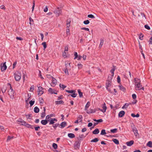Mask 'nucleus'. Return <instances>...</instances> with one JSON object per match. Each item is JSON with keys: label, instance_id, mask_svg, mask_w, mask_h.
<instances>
[{"label": "nucleus", "instance_id": "1", "mask_svg": "<svg viewBox=\"0 0 152 152\" xmlns=\"http://www.w3.org/2000/svg\"><path fill=\"white\" fill-rule=\"evenodd\" d=\"M7 86H9V88H10L8 91V94L11 98H13L14 97L15 91L12 89L10 83H8Z\"/></svg>", "mask_w": 152, "mask_h": 152}, {"label": "nucleus", "instance_id": "2", "mask_svg": "<svg viewBox=\"0 0 152 152\" xmlns=\"http://www.w3.org/2000/svg\"><path fill=\"white\" fill-rule=\"evenodd\" d=\"M15 76V79L16 81H19L21 78V75L20 72L16 71L14 74Z\"/></svg>", "mask_w": 152, "mask_h": 152}, {"label": "nucleus", "instance_id": "3", "mask_svg": "<svg viewBox=\"0 0 152 152\" xmlns=\"http://www.w3.org/2000/svg\"><path fill=\"white\" fill-rule=\"evenodd\" d=\"M54 13L57 16H59L61 14L62 11L59 7H58L54 10Z\"/></svg>", "mask_w": 152, "mask_h": 152}, {"label": "nucleus", "instance_id": "4", "mask_svg": "<svg viewBox=\"0 0 152 152\" xmlns=\"http://www.w3.org/2000/svg\"><path fill=\"white\" fill-rule=\"evenodd\" d=\"M37 86L38 87V89L37 90L38 95L39 96H40L43 94L44 92V89L42 87L38 86Z\"/></svg>", "mask_w": 152, "mask_h": 152}, {"label": "nucleus", "instance_id": "5", "mask_svg": "<svg viewBox=\"0 0 152 152\" xmlns=\"http://www.w3.org/2000/svg\"><path fill=\"white\" fill-rule=\"evenodd\" d=\"M6 62H5L3 64H1V69L2 72L4 71L7 68V66L6 65Z\"/></svg>", "mask_w": 152, "mask_h": 152}, {"label": "nucleus", "instance_id": "6", "mask_svg": "<svg viewBox=\"0 0 152 152\" xmlns=\"http://www.w3.org/2000/svg\"><path fill=\"white\" fill-rule=\"evenodd\" d=\"M52 78V82L51 83V85L52 86L54 87L55 86L57 83V81L55 79L53 78V77L50 76Z\"/></svg>", "mask_w": 152, "mask_h": 152}, {"label": "nucleus", "instance_id": "7", "mask_svg": "<svg viewBox=\"0 0 152 152\" xmlns=\"http://www.w3.org/2000/svg\"><path fill=\"white\" fill-rule=\"evenodd\" d=\"M140 80L138 78H135L134 79L135 86L137 85V84L138 85L140 84Z\"/></svg>", "mask_w": 152, "mask_h": 152}, {"label": "nucleus", "instance_id": "8", "mask_svg": "<svg viewBox=\"0 0 152 152\" xmlns=\"http://www.w3.org/2000/svg\"><path fill=\"white\" fill-rule=\"evenodd\" d=\"M48 91L49 93L51 94H57V92L56 91H55V90L51 88H49Z\"/></svg>", "mask_w": 152, "mask_h": 152}, {"label": "nucleus", "instance_id": "9", "mask_svg": "<svg viewBox=\"0 0 152 152\" xmlns=\"http://www.w3.org/2000/svg\"><path fill=\"white\" fill-rule=\"evenodd\" d=\"M49 121L50 123L49 124L50 125H51L52 124H53L55 123L54 121L57 122V120L55 118H51V120L50 121Z\"/></svg>", "mask_w": 152, "mask_h": 152}, {"label": "nucleus", "instance_id": "10", "mask_svg": "<svg viewBox=\"0 0 152 152\" xmlns=\"http://www.w3.org/2000/svg\"><path fill=\"white\" fill-rule=\"evenodd\" d=\"M142 86L141 83L139 84H137V85L135 86V89L136 90H140L141 87Z\"/></svg>", "mask_w": 152, "mask_h": 152}, {"label": "nucleus", "instance_id": "11", "mask_svg": "<svg viewBox=\"0 0 152 152\" xmlns=\"http://www.w3.org/2000/svg\"><path fill=\"white\" fill-rule=\"evenodd\" d=\"M102 108L103 109L100 110L103 113L105 112L107 109V107L106 106L105 104V103L102 105Z\"/></svg>", "mask_w": 152, "mask_h": 152}, {"label": "nucleus", "instance_id": "12", "mask_svg": "<svg viewBox=\"0 0 152 152\" xmlns=\"http://www.w3.org/2000/svg\"><path fill=\"white\" fill-rule=\"evenodd\" d=\"M125 113V112L124 111L122 110L119 112L118 113V116L120 117H122L124 116Z\"/></svg>", "mask_w": 152, "mask_h": 152}, {"label": "nucleus", "instance_id": "13", "mask_svg": "<svg viewBox=\"0 0 152 152\" xmlns=\"http://www.w3.org/2000/svg\"><path fill=\"white\" fill-rule=\"evenodd\" d=\"M134 143V141L132 140L129 142H127L126 144L128 146H130L132 145Z\"/></svg>", "mask_w": 152, "mask_h": 152}, {"label": "nucleus", "instance_id": "14", "mask_svg": "<svg viewBox=\"0 0 152 152\" xmlns=\"http://www.w3.org/2000/svg\"><path fill=\"white\" fill-rule=\"evenodd\" d=\"M118 87L120 90L123 91V92H125L126 91L125 88L122 86V85L120 84L118 86Z\"/></svg>", "mask_w": 152, "mask_h": 152}, {"label": "nucleus", "instance_id": "15", "mask_svg": "<svg viewBox=\"0 0 152 152\" xmlns=\"http://www.w3.org/2000/svg\"><path fill=\"white\" fill-rule=\"evenodd\" d=\"M66 122L65 121H64L62 122L60 124L61 127H60L61 128H64V127L66 126Z\"/></svg>", "mask_w": 152, "mask_h": 152}, {"label": "nucleus", "instance_id": "16", "mask_svg": "<svg viewBox=\"0 0 152 152\" xmlns=\"http://www.w3.org/2000/svg\"><path fill=\"white\" fill-rule=\"evenodd\" d=\"M45 110H46L45 108V107H44V111L43 112H42V113L41 114V118H43L44 117H45Z\"/></svg>", "mask_w": 152, "mask_h": 152}, {"label": "nucleus", "instance_id": "17", "mask_svg": "<svg viewBox=\"0 0 152 152\" xmlns=\"http://www.w3.org/2000/svg\"><path fill=\"white\" fill-rule=\"evenodd\" d=\"M64 102L62 100L55 101V103L56 104H63Z\"/></svg>", "mask_w": 152, "mask_h": 152}, {"label": "nucleus", "instance_id": "18", "mask_svg": "<svg viewBox=\"0 0 152 152\" xmlns=\"http://www.w3.org/2000/svg\"><path fill=\"white\" fill-rule=\"evenodd\" d=\"M41 123L42 125H45L48 123V121L46 120H43L41 121Z\"/></svg>", "mask_w": 152, "mask_h": 152}, {"label": "nucleus", "instance_id": "19", "mask_svg": "<svg viewBox=\"0 0 152 152\" xmlns=\"http://www.w3.org/2000/svg\"><path fill=\"white\" fill-rule=\"evenodd\" d=\"M132 131L134 132V134L137 137L138 135V134L137 132V130L136 128L132 130Z\"/></svg>", "mask_w": 152, "mask_h": 152}, {"label": "nucleus", "instance_id": "20", "mask_svg": "<svg viewBox=\"0 0 152 152\" xmlns=\"http://www.w3.org/2000/svg\"><path fill=\"white\" fill-rule=\"evenodd\" d=\"M82 116L81 115H79L77 118V120H78V121H79V122H82Z\"/></svg>", "mask_w": 152, "mask_h": 152}, {"label": "nucleus", "instance_id": "21", "mask_svg": "<svg viewBox=\"0 0 152 152\" xmlns=\"http://www.w3.org/2000/svg\"><path fill=\"white\" fill-rule=\"evenodd\" d=\"M99 132V131L98 129H96L92 132L93 134H98Z\"/></svg>", "mask_w": 152, "mask_h": 152}, {"label": "nucleus", "instance_id": "22", "mask_svg": "<svg viewBox=\"0 0 152 152\" xmlns=\"http://www.w3.org/2000/svg\"><path fill=\"white\" fill-rule=\"evenodd\" d=\"M90 102H88L86 104L85 108V109L86 110H87V109H88V108L89 107V106L90 105Z\"/></svg>", "mask_w": 152, "mask_h": 152}, {"label": "nucleus", "instance_id": "23", "mask_svg": "<svg viewBox=\"0 0 152 152\" xmlns=\"http://www.w3.org/2000/svg\"><path fill=\"white\" fill-rule=\"evenodd\" d=\"M71 22V20L70 19H68L67 20L66 23V27L69 28L70 26V23Z\"/></svg>", "mask_w": 152, "mask_h": 152}, {"label": "nucleus", "instance_id": "24", "mask_svg": "<svg viewBox=\"0 0 152 152\" xmlns=\"http://www.w3.org/2000/svg\"><path fill=\"white\" fill-rule=\"evenodd\" d=\"M39 109L37 107H35L34 108V111L36 113H37L39 112Z\"/></svg>", "mask_w": 152, "mask_h": 152}, {"label": "nucleus", "instance_id": "25", "mask_svg": "<svg viewBox=\"0 0 152 152\" xmlns=\"http://www.w3.org/2000/svg\"><path fill=\"white\" fill-rule=\"evenodd\" d=\"M68 136L71 138H74L75 137V135L73 133H69L68 134Z\"/></svg>", "mask_w": 152, "mask_h": 152}, {"label": "nucleus", "instance_id": "26", "mask_svg": "<svg viewBox=\"0 0 152 152\" xmlns=\"http://www.w3.org/2000/svg\"><path fill=\"white\" fill-rule=\"evenodd\" d=\"M146 145L149 147H152V141H149L147 144Z\"/></svg>", "mask_w": 152, "mask_h": 152}, {"label": "nucleus", "instance_id": "27", "mask_svg": "<svg viewBox=\"0 0 152 152\" xmlns=\"http://www.w3.org/2000/svg\"><path fill=\"white\" fill-rule=\"evenodd\" d=\"M103 42H104V40L102 39H100V45H99V48H102V47L103 45Z\"/></svg>", "mask_w": 152, "mask_h": 152}, {"label": "nucleus", "instance_id": "28", "mask_svg": "<svg viewBox=\"0 0 152 152\" xmlns=\"http://www.w3.org/2000/svg\"><path fill=\"white\" fill-rule=\"evenodd\" d=\"M77 91L80 97H82L83 96V93L81 91V90L79 89H78L77 90Z\"/></svg>", "mask_w": 152, "mask_h": 152}, {"label": "nucleus", "instance_id": "29", "mask_svg": "<svg viewBox=\"0 0 152 152\" xmlns=\"http://www.w3.org/2000/svg\"><path fill=\"white\" fill-rule=\"evenodd\" d=\"M112 140L115 144L117 145L119 144V142L117 139H113Z\"/></svg>", "mask_w": 152, "mask_h": 152}, {"label": "nucleus", "instance_id": "30", "mask_svg": "<svg viewBox=\"0 0 152 152\" xmlns=\"http://www.w3.org/2000/svg\"><path fill=\"white\" fill-rule=\"evenodd\" d=\"M99 139L97 138H95L94 139L92 140L91 141V142H96L99 141Z\"/></svg>", "mask_w": 152, "mask_h": 152}, {"label": "nucleus", "instance_id": "31", "mask_svg": "<svg viewBox=\"0 0 152 152\" xmlns=\"http://www.w3.org/2000/svg\"><path fill=\"white\" fill-rule=\"evenodd\" d=\"M131 115L133 117H139L140 116L139 114L138 113H137L136 115H135L134 113H132Z\"/></svg>", "mask_w": 152, "mask_h": 152}, {"label": "nucleus", "instance_id": "32", "mask_svg": "<svg viewBox=\"0 0 152 152\" xmlns=\"http://www.w3.org/2000/svg\"><path fill=\"white\" fill-rule=\"evenodd\" d=\"M117 129L116 128H115L113 129H111L110 130V132L113 133H115L117 132Z\"/></svg>", "mask_w": 152, "mask_h": 152}, {"label": "nucleus", "instance_id": "33", "mask_svg": "<svg viewBox=\"0 0 152 152\" xmlns=\"http://www.w3.org/2000/svg\"><path fill=\"white\" fill-rule=\"evenodd\" d=\"M42 45L43 46L44 48L43 49L45 50V48H46L47 45L46 44V42H42Z\"/></svg>", "mask_w": 152, "mask_h": 152}, {"label": "nucleus", "instance_id": "34", "mask_svg": "<svg viewBox=\"0 0 152 152\" xmlns=\"http://www.w3.org/2000/svg\"><path fill=\"white\" fill-rule=\"evenodd\" d=\"M52 116V114L48 115L46 116V119L48 121H49L50 120H49V119Z\"/></svg>", "mask_w": 152, "mask_h": 152}, {"label": "nucleus", "instance_id": "35", "mask_svg": "<svg viewBox=\"0 0 152 152\" xmlns=\"http://www.w3.org/2000/svg\"><path fill=\"white\" fill-rule=\"evenodd\" d=\"M115 70V68L114 67L110 71L112 74V77L113 76L114 74V71Z\"/></svg>", "mask_w": 152, "mask_h": 152}, {"label": "nucleus", "instance_id": "36", "mask_svg": "<svg viewBox=\"0 0 152 152\" xmlns=\"http://www.w3.org/2000/svg\"><path fill=\"white\" fill-rule=\"evenodd\" d=\"M14 137L13 136H12V137H11L10 136H8L7 137V142H9V141H10L11 139H13Z\"/></svg>", "mask_w": 152, "mask_h": 152}, {"label": "nucleus", "instance_id": "37", "mask_svg": "<svg viewBox=\"0 0 152 152\" xmlns=\"http://www.w3.org/2000/svg\"><path fill=\"white\" fill-rule=\"evenodd\" d=\"M106 134V133L105 132V129H102L101 131V133H100V134L102 135H104L105 134Z\"/></svg>", "mask_w": 152, "mask_h": 152}, {"label": "nucleus", "instance_id": "38", "mask_svg": "<svg viewBox=\"0 0 152 152\" xmlns=\"http://www.w3.org/2000/svg\"><path fill=\"white\" fill-rule=\"evenodd\" d=\"M59 86L60 88H62L63 90H64L66 87V86H65L64 85L62 84H60Z\"/></svg>", "mask_w": 152, "mask_h": 152}, {"label": "nucleus", "instance_id": "39", "mask_svg": "<svg viewBox=\"0 0 152 152\" xmlns=\"http://www.w3.org/2000/svg\"><path fill=\"white\" fill-rule=\"evenodd\" d=\"M144 35L142 33H140L139 35V38L141 40H142Z\"/></svg>", "mask_w": 152, "mask_h": 152}, {"label": "nucleus", "instance_id": "40", "mask_svg": "<svg viewBox=\"0 0 152 152\" xmlns=\"http://www.w3.org/2000/svg\"><path fill=\"white\" fill-rule=\"evenodd\" d=\"M111 85L110 82L109 81L106 83V88H107V87H109L111 86Z\"/></svg>", "mask_w": 152, "mask_h": 152}, {"label": "nucleus", "instance_id": "41", "mask_svg": "<svg viewBox=\"0 0 152 152\" xmlns=\"http://www.w3.org/2000/svg\"><path fill=\"white\" fill-rule=\"evenodd\" d=\"M75 92H74V93H73L72 94H71L69 95H70L73 97H75L77 95V94H75Z\"/></svg>", "mask_w": 152, "mask_h": 152}, {"label": "nucleus", "instance_id": "42", "mask_svg": "<svg viewBox=\"0 0 152 152\" xmlns=\"http://www.w3.org/2000/svg\"><path fill=\"white\" fill-rule=\"evenodd\" d=\"M35 102L34 100H33L30 101L29 102V103L30 104V106H32L34 104Z\"/></svg>", "mask_w": 152, "mask_h": 152}, {"label": "nucleus", "instance_id": "43", "mask_svg": "<svg viewBox=\"0 0 152 152\" xmlns=\"http://www.w3.org/2000/svg\"><path fill=\"white\" fill-rule=\"evenodd\" d=\"M88 17L89 18L94 19L95 18V17L92 14H89L88 15Z\"/></svg>", "mask_w": 152, "mask_h": 152}, {"label": "nucleus", "instance_id": "44", "mask_svg": "<svg viewBox=\"0 0 152 152\" xmlns=\"http://www.w3.org/2000/svg\"><path fill=\"white\" fill-rule=\"evenodd\" d=\"M39 101L40 103L42 104L43 103L44 100L42 97H40L39 98Z\"/></svg>", "mask_w": 152, "mask_h": 152}, {"label": "nucleus", "instance_id": "45", "mask_svg": "<svg viewBox=\"0 0 152 152\" xmlns=\"http://www.w3.org/2000/svg\"><path fill=\"white\" fill-rule=\"evenodd\" d=\"M64 72L65 73V74L67 75H69V72H68V70L67 69V68H66L65 69H64Z\"/></svg>", "mask_w": 152, "mask_h": 152}, {"label": "nucleus", "instance_id": "46", "mask_svg": "<svg viewBox=\"0 0 152 152\" xmlns=\"http://www.w3.org/2000/svg\"><path fill=\"white\" fill-rule=\"evenodd\" d=\"M66 91L69 93L72 94L74 92H75V90H66Z\"/></svg>", "mask_w": 152, "mask_h": 152}, {"label": "nucleus", "instance_id": "47", "mask_svg": "<svg viewBox=\"0 0 152 152\" xmlns=\"http://www.w3.org/2000/svg\"><path fill=\"white\" fill-rule=\"evenodd\" d=\"M80 144L78 142H76L75 143V146L78 148L80 146Z\"/></svg>", "mask_w": 152, "mask_h": 152}, {"label": "nucleus", "instance_id": "48", "mask_svg": "<svg viewBox=\"0 0 152 152\" xmlns=\"http://www.w3.org/2000/svg\"><path fill=\"white\" fill-rule=\"evenodd\" d=\"M74 56H75V57L74 58V59H76L77 58L78 55H77V53L76 52H74Z\"/></svg>", "mask_w": 152, "mask_h": 152}, {"label": "nucleus", "instance_id": "49", "mask_svg": "<svg viewBox=\"0 0 152 152\" xmlns=\"http://www.w3.org/2000/svg\"><path fill=\"white\" fill-rule=\"evenodd\" d=\"M53 147L54 149H57V145L55 143H53Z\"/></svg>", "mask_w": 152, "mask_h": 152}, {"label": "nucleus", "instance_id": "50", "mask_svg": "<svg viewBox=\"0 0 152 152\" xmlns=\"http://www.w3.org/2000/svg\"><path fill=\"white\" fill-rule=\"evenodd\" d=\"M34 86H31L30 89V91L31 92H33V90H34Z\"/></svg>", "mask_w": 152, "mask_h": 152}, {"label": "nucleus", "instance_id": "51", "mask_svg": "<svg viewBox=\"0 0 152 152\" xmlns=\"http://www.w3.org/2000/svg\"><path fill=\"white\" fill-rule=\"evenodd\" d=\"M89 21L88 20H85L83 22V23L84 24L86 25H87L89 23Z\"/></svg>", "mask_w": 152, "mask_h": 152}, {"label": "nucleus", "instance_id": "52", "mask_svg": "<svg viewBox=\"0 0 152 152\" xmlns=\"http://www.w3.org/2000/svg\"><path fill=\"white\" fill-rule=\"evenodd\" d=\"M59 124H56L53 126V127L55 129L58 126Z\"/></svg>", "mask_w": 152, "mask_h": 152}, {"label": "nucleus", "instance_id": "53", "mask_svg": "<svg viewBox=\"0 0 152 152\" xmlns=\"http://www.w3.org/2000/svg\"><path fill=\"white\" fill-rule=\"evenodd\" d=\"M86 112L88 114H90L91 113H94V112H93V110L92 109H90V110L89 111H88L87 110L86 111Z\"/></svg>", "mask_w": 152, "mask_h": 152}, {"label": "nucleus", "instance_id": "54", "mask_svg": "<svg viewBox=\"0 0 152 152\" xmlns=\"http://www.w3.org/2000/svg\"><path fill=\"white\" fill-rule=\"evenodd\" d=\"M117 80L118 83H120L121 81V80L120 77L119 76H118L117 77Z\"/></svg>", "mask_w": 152, "mask_h": 152}, {"label": "nucleus", "instance_id": "55", "mask_svg": "<svg viewBox=\"0 0 152 152\" xmlns=\"http://www.w3.org/2000/svg\"><path fill=\"white\" fill-rule=\"evenodd\" d=\"M129 106V104L127 103H126L125 105L122 107V108H127Z\"/></svg>", "mask_w": 152, "mask_h": 152}, {"label": "nucleus", "instance_id": "56", "mask_svg": "<svg viewBox=\"0 0 152 152\" xmlns=\"http://www.w3.org/2000/svg\"><path fill=\"white\" fill-rule=\"evenodd\" d=\"M34 128L35 131H38L39 130L40 127L39 126H37V127H34Z\"/></svg>", "mask_w": 152, "mask_h": 152}, {"label": "nucleus", "instance_id": "57", "mask_svg": "<svg viewBox=\"0 0 152 152\" xmlns=\"http://www.w3.org/2000/svg\"><path fill=\"white\" fill-rule=\"evenodd\" d=\"M139 49L140 50H141V51H140V52L141 53H142V45H140V43H139Z\"/></svg>", "mask_w": 152, "mask_h": 152}, {"label": "nucleus", "instance_id": "58", "mask_svg": "<svg viewBox=\"0 0 152 152\" xmlns=\"http://www.w3.org/2000/svg\"><path fill=\"white\" fill-rule=\"evenodd\" d=\"M17 62L16 61L14 62L13 64V68L14 69L15 67V66L17 64Z\"/></svg>", "mask_w": 152, "mask_h": 152}, {"label": "nucleus", "instance_id": "59", "mask_svg": "<svg viewBox=\"0 0 152 152\" xmlns=\"http://www.w3.org/2000/svg\"><path fill=\"white\" fill-rule=\"evenodd\" d=\"M132 97L133 99H135L136 98V95L135 94H133L132 95Z\"/></svg>", "mask_w": 152, "mask_h": 152}, {"label": "nucleus", "instance_id": "60", "mask_svg": "<svg viewBox=\"0 0 152 152\" xmlns=\"http://www.w3.org/2000/svg\"><path fill=\"white\" fill-rule=\"evenodd\" d=\"M39 76L41 78L43 79V78L42 76L41 72L40 70L39 71Z\"/></svg>", "mask_w": 152, "mask_h": 152}, {"label": "nucleus", "instance_id": "61", "mask_svg": "<svg viewBox=\"0 0 152 152\" xmlns=\"http://www.w3.org/2000/svg\"><path fill=\"white\" fill-rule=\"evenodd\" d=\"M152 37H151L150 38L149 40V44L151 45L152 44Z\"/></svg>", "mask_w": 152, "mask_h": 152}, {"label": "nucleus", "instance_id": "62", "mask_svg": "<svg viewBox=\"0 0 152 152\" xmlns=\"http://www.w3.org/2000/svg\"><path fill=\"white\" fill-rule=\"evenodd\" d=\"M131 127L132 129V130L135 129L136 128L135 127L134 125L133 124H132V125L131 126Z\"/></svg>", "mask_w": 152, "mask_h": 152}, {"label": "nucleus", "instance_id": "63", "mask_svg": "<svg viewBox=\"0 0 152 152\" xmlns=\"http://www.w3.org/2000/svg\"><path fill=\"white\" fill-rule=\"evenodd\" d=\"M48 7L47 6L45 7V8L44 10V11L45 12H46L48 11Z\"/></svg>", "mask_w": 152, "mask_h": 152}, {"label": "nucleus", "instance_id": "64", "mask_svg": "<svg viewBox=\"0 0 152 152\" xmlns=\"http://www.w3.org/2000/svg\"><path fill=\"white\" fill-rule=\"evenodd\" d=\"M77 66H78V68L81 69L83 65L81 64H78L77 65Z\"/></svg>", "mask_w": 152, "mask_h": 152}]
</instances>
